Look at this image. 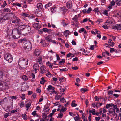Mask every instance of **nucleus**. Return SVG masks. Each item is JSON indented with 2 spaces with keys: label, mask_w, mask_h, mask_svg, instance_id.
Here are the masks:
<instances>
[{
  "label": "nucleus",
  "mask_w": 121,
  "mask_h": 121,
  "mask_svg": "<svg viewBox=\"0 0 121 121\" xmlns=\"http://www.w3.org/2000/svg\"><path fill=\"white\" fill-rule=\"evenodd\" d=\"M70 33V31L69 30H66L64 31V34L65 36H68Z\"/></svg>",
  "instance_id": "23"
},
{
  "label": "nucleus",
  "mask_w": 121,
  "mask_h": 121,
  "mask_svg": "<svg viewBox=\"0 0 121 121\" xmlns=\"http://www.w3.org/2000/svg\"><path fill=\"white\" fill-rule=\"evenodd\" d=\"M28 61L27 59L25 57H22L19 60V64L23 67H26V66L28 64Z\"/></svg>",
  "instance_id": "4"
},
{
  "label": "nucleus",
  "mask_w": 121,
  "mask_h": 121,
  "mask_svg": "<svg viewBox=\"0 0 121 121\" xmlns=\"http://www.w3.org/2000/svg\"><path fill=\"white\" fill-rule=\"evenodd\" d=\"M9 114L10 113L9 112H8L7 113L4 114V117L5 118H7L9 116Z\"/></svg>",
  "instance_id": "44"
},
{
  "label": "nucleus",
  "mask_w": 121,
  "mask_h": 121,
  "mask_svg": "<svg viewBox=\"0 0 121 121\" xmlns=\"http://www.w3.org/2000/svg\"><path fill=\"white\" fill-rule=\"evenodd\" d=\"M6 15L11 17H8L9 18V19H14L16 17L15 14L12 12L8 13L6 14Z\"/></svg>",
  "instance_id": "7"
},
{
  "label": "nucleus",
  "mask_w": 121,
  "mask_h": 121,
  "mask_svg": "<svg viewBox=\"0 0 121 121\" xmlns=\"http://www.w3.org/2000/svg\"><path fill=\"white\" fill-rule=\"evenodd\" d=\"M51 42H52V43L55 44H56L58 43L57 42V41L55 40H52Z\"/></svg>",
  "instance_id": "64"
},
{
  "label": "nucleus",
  "mask_w": 121,
  "mask_h": 121,
  "mask_svg": "<svg viewBox=\"0 0 121 121\" xmlns=\"http://www.w3.org/2000/svg\"><path fill=\"white\" fill-rule=\"evenodd\" d=\"M61 97L60 95H56L55 96V99L56 100H59Z\"/></svg>",
  "instance_id": "38"
},
{
  "label": "nucleus",
  "mask_w": 121,
  "mask_h": 121,
  "mask_svg": "<svg viewBox=\"0 0 121 121\" xmlns=\"http://www.w3.org/2000/svg\"><path fill=\"white\" fill-rule=\"evenodd\" d=\"M99 9L97 8H95L93 10V11L95 12H99Z\"/></svg>",
  "instance_id": "47"
},
{
  "label": "nucleus",
  "mask_w": 121,
  "mask_h": 121,
  "mask_svg": "<svg viewBox=\"0 0 121 121\" xmlns=\"http://www.w3.org/2000/svg\"><path fill=\"white\" fill-rule=\"evenodd\" d=\"M66 6L68 9H70L72 7V1H69L66 3Z\"/></svg>",
  "instance_id": "14"
},
{
  "label": "nucleus",
  "mask_w": 121,
  "mask_h": 121,
  "mask_svg": "<svg viewBox=\"0 0 121 121\" xmlns=\"http://www.w3.org/2000/svg\"><path fill=\"white\" fill-rule=\"evenodd\" d=\"M31 28L30 26L26 25H19L18 27L19 30L23 31V33L27 34L30 31Z\"/></svg>",
  "instance_id": "3"
},
{
  "label": "nucleus",
  "mask_w": 121,
  "mask_h": 121,
  "mask_svg": "<svg viewBox=\"0 0 121 121\" xmlns=\"http://www.w3.org/2000/svg\"><path fill=\"white\" fill-rule=\"evenodd\" d=\"M22 116L24 120H26L27 119L26 117V115L25 114H23Z\"/></svg>",
  "instance_id": "49"
},
{
  "label": "nucleus",
  "mask_w": 121,
  "mask_h": 121,
  "mask_svg": "<svg viewBox=\"0 0 121 121\" xmlns=\"http://www.w3.org/2000/svg\"><path fill=\"white\" fill-rule=\"evenodd\" d=\"M46 81L44 79V77H42L41 79V81L40 82V83L41 84H44L45 82Z\"/></svg>",
  "instance_id": "21"
},
{
  "label": "nucleus",
  "mask_w": 121,
  "mask_h": 121,
  "mask_svg": "<svg viewBox=\"0 0 121 121\" xmlns=\"http://www.w3.org/2000/svg\"><path fill=\"white\" fill-rule=\"evenodd\" d=\"M53 38L52 36V35H48L47 37H45V39L48 42H51L53 39Z\"/></svg>",
  "instance_id": "9"
},
{
  "label": "nucleus",
  "mask_w": 121,
  "mask_h": 121,
  "mask_svg": "<svg viewBox=\"0 0 121 121\" xmlns=\"http://www.w3.org/2000/svg\"><path fill=\"white\" fill-rule=\"evenodd\" d=\"M110 52L111 53H112L114 52H115V49L114 48H110Z\"/></svg>",
  "instance_id": "59"
},
{
  "label": "nucleus",
  "mask_w": 121,
  "mask_h": 121,
  "mask_svg": "<svg viewBox=\"0 0 121 121\" xmlns=\"http://www.w3.org/2000/svg\"><path fill=\"white\" fill-rule=\"evenodd\" d=\"M74 55L71 53L68 54L67 55V57L68 58H69L70 57H74Z\"/></svg>",
  "instance_id": "28"
},
{
  "label": "nucleus",
  "mask_w": 121,
  "mask_h": 121,
  "mask_svg": "<svg viewBox=\"0 0 121 121\" xmlns=\"http://www.w3.org/2000/svg\"><path fill=\"white\" fill-rule=\"evenodd\" d=\"M95 110L94 109H93L92 110H90L89 111V113L91 114V113L93 115H95Z\"/></svg>",
  "instance_id": "40"
},
{
  "label": "nucleus",
  "mask_w": 121,
  "mask_h": 121,
  "mask_svg": "<svg viewBox=\"0 0 121 121\" xmlns=\"http://www.w3.org/2000/svg\"><path fill=\"white\" fill-rule=\"evenodd\" d=\"M109 113L110 114L111 116H114L115 114H116L115 112V110H114L113 111H109Z\"/></svg>",
  "instance_id": "26"
},
{
  "label": "nucleus",
  "mask_w": 121,
  "mask_h": 121,
  "mask_svg": "<svg viewBox=\"0 0 121 121\" xmlns=\"http://www.w3.org/2000/svg\"><path fill=\"white\" fill-rule=\"evenodd\" d=\"M31 103L30 102H28L26 105V107L27 109V110L28 109H30L31 107H30L31 106Z\"/></svg>",
  "instance_id": "19"
},
{
  "label": "nucleus",
  "mask_w": 121,
  "mask_h": 121,
  "mask_svg": "<svg viewBox=\"0 0 121 121\" xmlns=\"http://www.w3.org/2000/svg\"><path fill=\"white\" fill-rule=\"evenodd\" d=\"M5 59L9 62H11L13 60L12 56L10 54H8L4 57Z\"/></svg>",
  "instance_id": "5"
},
{
  "label": "nucleus",
  "mask_w": 121,
  "mask_h": 121,
  "mask_svg": "<svg viewBox=\"0 0 121 121\" xmlns=\"http://www.w3.org/2000/svg\"><path fill=\"white\" fill-rule=\"evenodd\" d=\"M25 105V103L24 102H21L20 103V106L21 108L23 107Z\"/></svg>",
  "instance_id": "54"
},
{
  "label": "nucleus",
  "mask_w": 121,
  "mask_h": 121,
  "mask_svg": "<svg viewBox=\"0 0 121 121\" xmlns=\"http://www.w3.org/2000/svg\"><path fill=\"white\" fill-rule=\"evenodd\" d=\"M92 10V9L91 7L89 8L87 10V13H90Z\"/></svg>",
  "instance_id": "52"
},
{
  "label": "nucleus",
  "mask_w": 121,
  "mask_h": 121,
  "mask_svg": "<svg viewBox=\"0 0 121 121\" xmlns=\"http://www.w3.org/2000/svg\"><path fill=\"white\" fill-rule=\"evenodd\" d=\"M115 4V2L114 0L112 1L111 2V6H114Z\"/></svg>",
  "instance_id": "62"
},
{
  "label": "nucleus",
  "mask_w": 121,
  "mask_h": 121,
  "mask_svg": "<svg viewBox=\"0 0 121 121\" xmlns=\"http://www.w3.org/2000/svg\"><path fill=\"white\" fill-rule=\"evenodd\" d=\"M41 50L38 48H37L34 52V55L35 56H39L41 53Z\"/></svg>",
  "instance_id": "6"
},
{
  "label": "nucleus",
  "mask_w": 121,
  "mask_h": 121,
  "mask_svg": "<svg viewBox=\"0 0 121 121\" xmlns=\"http://www.w3.org/2000/svg\"><path fill=\"white\" fill-rule=\"evenodd\" d=\"M36 60L37 62L39 63V64H41L42 60V57L41 56H39L37 58Z\"/></svg>",
  "instance_id": "15"
},
{
  "label": "nucleus",
  "mask_w": 121,
  "mask_h": 121,
  "mask_svg": "<svg viewBox=\"0 0 121 121\" xmlns=\"http://www.w3.org/2000/svg\"><path fill=\"white\" fill-rule=\"evenodd\" d=\"M25 98V94H22V96L21 98L22 100H24Z\"/></svg>",
  "instance_id": "55"
},
{
  "label": "nucleus",
  "mask_w": 121,
  "mask_h": 121,
  "mask_svg": "<svg viewBox=\"0 0 121 121\" xmlns=\"http://www.w3.org/2000/svg\"><path fill=\"white\" fill-rule=\"evenodd\" d=\"M59 70L61 72H64L67 71L68 70V69L67 68H65L60 69Z\"/></svg>",
  "instance_id": "34"
},
{
  "label": "nucleus",
  "mask_w": 121,
  "mask_h": 121,
  "mask_svg": "<svg viewBox=\"0 0 121 121\" xmlns=\"http://www.w3.org/2000/svg\"><path fill=\"white\" fill-rule=\"evenodd\" d=\"M54 87L52 86L51 85H49L47 88V89L48 91H49L50 90H54L55 89Z\"/></svg>",
  "instance_id": "16"
},
{
  "label": "nucleus",
  "mask_w": 121,
  "mask_h": 121,
  "mask_svg": "<svg viewBox=\"0 0 121 121\" xmlns=\"http://www.w3.org/2000/svg\"><path fill=\"white\" fill-rule=\"evenodd\" d=\"M108 42L110 46H111L112 47H113L114 46L115 43L112 40H109Z\"/></svg>",
  "instance_id": "18"
},
{
  "label": "nucleus",
  "mask_w": 121,
  "mask_h": 121,
  "mask_svg": "<svg viewBox=\"0 0 121 121\" xmlns=\"http://www.w3.org/2000/svg\"><path fill=\"white\" fill-rule=\"evenodd\" d=\"M41 73L42 74H43L45 73L46 72V69L45 67L43 66L41 67Z\"/></svg>",
  "instance_id": "12"
},
{
  "label": "nucleus",
  "mask_w": 121,
  "mask_h": 121,
  "mask_svg": "<svg viewBox=\"0 0 121 121\" xmlns=\"http://www.w3.org/2000/svg\"><path fill=\"white\" fill-rule=\"evenodd\" d=\"M22 79L24 81H27L28 79V78L26 75H23L22 78Z\"/></svg>",
  "instance_id": "35"
},
{
  "label": "nucleus",
  "mask_w": 121,
  "mask_h": 121,
  "mask_svg": "<svg viewBox=\"0 0 121 121\" xmlns=\"http://www.w3.org/2000/svg\"><path fill=\"white\" fill-rule=\"evenodd\" d=\"M7 109L6 110H7V112L10 111L12 109V108L11 106H8L7 107Z\"/></svg>",
  "instance_id": "50"
},
{
  "label": "nucleus",
  "mask_w": 121,
  "mask_h": 121,
  "mask_svg": "<svg viewBox=\"0 0 121 121\" xmlns=\"http://www.w3.org/2000/svg\"><path fill=\"white\" fill-rule=\"evenodd\" d=\"M19 43H22L24 49L27 52L30 50L32 48L31 43L28 41L26 38H24L18 41Z\"/></svg>",
  "instance_id": "2"
},
{
  "label": "nucleus",
  "mask_w": 121,
  "mask_h": 121,
  "mask_svg": "<svg viewBox=\"0 0 121 121\" xmlns=\"http://www.w3.org/2000/svg\"><path fill=\"white\" fill-rule=\"evenodd\" d=\"M7 15H6V14L3 17H0V22H3L5 21V20H7L9 19V18L8 17H7Z\"/></svg>",
  "instance_id": "8"
},
{
  "label": "nucleus",
  "mask_w": 121,
  "mask_h": 121,
  "mask_svg": "<svg viewBox=\"0 0 121 121\" xmlns=\"http://www.w3.org/2000/svg\"><path fill=\"white\" fill-rule=\"evenodd\" d=\"M36 15L38 17H41L42 15L41 12L40 11L38 12L36 14Z\"/></svg>",
  "instance_id": "37"
},
{
  "label": "nucleus",
  "mask_w": 121,
  "mask_h": 121,
  "mask_svg": "<svg viewBox=\"0 0 121 121\" xmlns=\"http://www.w3.org/2000/svg\"><path fill=\"white\" fill-rule=\"evenodd\" d=\"M21 15L23 16V17H29V15L25 13H22L21 14Z\"/></svg>",
  "instance_id": "22"
},
{
  "label": "nucleus",
  "mask_w": 121,
  "mask_h": 121,
  "mask_svg": "<svg viewBox=\"0 0 121 121\" xmlns=\"http://www.w3.org/2000/svg\"><path fill=\"white\" fill-rule=\"evenodd\" d=\"M6 32L7 33L6 37L10 36L12 34H13L12 38L14 39L18 38L20 37V35L22 33L21 30H19L18 29L14 28L13 30L10 28H7L6 29Z\"/></svg>",
  "instance_id": "1"
},
{
  "label": "nucleus",
  "mask_w": 121,
  "mask_h": 121,
  "mask_svg": "<svg viewBox=\"0 0 121 121\" xmlns=\"http://www.w3.org/2000/svg\"><path fill=\"white\" fill-rule=\"evenodd\" d=\"M33 68L34 69H39V66L38 64L35 63L33 65Z\"/></svg>",
  "instance_id": "17"
},
{
  "label": "nucleus",
  "mask_w": 121,
  "mask_h": 121,
  "mask_svg": "<svg viewBox=\"0 0 121 121\" xmlns=\"http://www.w3.org/2000/svg\"><path fill=\"white\" fill-rule=\"evenodd\" d=\"M3 83L4 84V85L6 86H8L10 84L9 82V81H6L5 82L2 81L0 82V86L3 85Z\"/></svg>",
  "instance_id": "13"
},
{
  "label": "nucleus",
  "mask_w": 121,
  "mask_h": 121,
  "mask_svg": "<svg viewBox=\"0 0 121 121\" xmlns=\"http://www.w3.org/2000/svg\"><path fill=\"white\" fill-rule=\"evenodd\" d=\"M113 29L117 30H120L121 29V24H116L115 26L113 27Z\"/></svg>",
  "instance_id": "11"
},
{
  "label": "nucleus",
  "mask_w": 121,
  "mask_h": 121,
  "mask_svg": "<svg viewBox=\"0 0 121 121\" xmlns=\"http://www.w3.org/2000/svg\"><path fill=\"white\" fill-rule=\"evenodd\" d=\"M46 65L48 66L49 67L52 68V66H53V63H50L48 61L46 63Z\"/></svg>",
  "instance_id": "20"
},
{
  "label": "nucleus",
  "mask_w": 121,
  "mask_h": 121,
  "mask_svg": "<svg viewBox=\"0 0 121 121\" xmlns=\"http://www.w3.org/2000/svg\"><path fill=\"white\" fill-rule=\"evenodd\" d=\"M85 30V29L84 28H82L79 30V32L80 33H81L83 32Z\"/></svg>",
  "instance_id": "60"
},
{
  "label": "nucleus",
  "mask_w": 121,
  "mask_h": 121,
  "mask_svg": "<svg viewBox=\"0 0 121 121\" xmlns=\"http://www.w3.org/2000/svg\"><path fill=\"white\" fill-rule=\"evenodd\" d=\"M102 21V19H99L96 21V22L98 24H99Z\"/></svg>",
  "instance_id": "45"
},
{
  "label": "nucleus",
  "mask_w": 121,
  "mask_h": 121,
  "mask_svg": "<svg viewBox=\"0 0 121 121\" xmlns=\"http://www.w3.org/2000/svg\"><path fill=\"white\" fill-rule=\"evenodd\" d=\"M77 105V104L75 103V100L73 101L71 104V106L73 107H75Z\"/></svg>",
  "instance_id": "30"
},
{
  "label": "nucleus",
  "mask_w": 121,
  "mask_h": 121,
  "mask_svg": "<svg viewBox=\"0 0 121 121\" xmlns=\"http://www.w3.org/2000/svg\"><path fill=\"white\" fill-rule=\"evenodd\" d=\"M40 43L41 44H42L43 45V46H44V44H45V40H44L43 39H42L41 40V41H40Z\"/></svg>",
  "instance_id": "51"
},
{
  "label": "nucleus",
  "mask_w": 121,
  "mask_h": 121,
  "mask_svg": "<svg viewBox=\"0 0 121 121\" xmlns=\"http://www.w3.org/2000/svg\"><path fill=\"white\" fill-rule=\"evenodd\" d=\"M63 115V114L62 113L60 112L58 114V116H57V118H62Z\"/></svg>",
  "instance_id": "42"
},
{
  "label": "nucleus",
  "mask_w": 121,
  "mask_h": 121,
  "mask_svg": "<svg viewBox=\"0 0 121 121\" xmlns=\"http://www.w3.org/2000/svg\"><path fill=\"white\" fill-rule=\"evenodd\" d=\"M43 31L45 32H48L49 31V30H50V29H48L47 28H43Z\"/></svg>",
  "instance_id": "48"
},
{
  "label": "nucleus",
  "mask_w": 121,
  "mask_h": 121,
  "mask_svg": "<svg viewBox=\"0 0 121 121\" xmlns=\"http://www.w3.org/2000/svg\"><path fill=\"white\" fill-rule=\"evenodd\" d=\"M113 93V92L112 91H109L108 92V94L109 95H112Z\"/></svg>",
  "instance_id": "58"
},
{
  "label": "nucleus",
  "mask_w": 121,
  "mask_h": 121,
  "mask_svg": "<svg viewBox=\"0 0 121 121\" xmlns=\"http://www.w3.org/2000/svg\"><path fill=\"white\" fill-rule=\"evenodd\" d=\"M103 14L107 16L108 15V11L107 10H105L103 12Z\"/></svg>",
  "instance_id": "31"
},
{
  "label": "nucleus",
  "mask_w": 121,
  "mask_h": 121,
  "mask_svg": "<svg viewBox=\"0 0 121 121\" xmlns=\"http://www.w3.org/2000/svg\"><path fill=\"white\" fill-rule=\"evenodd\" d=\"M51 92L53 94H55L57 95H58V93L56 91H55L54 90H52Z\"/></svg>",
  "instance_id": "63"
},
{
  "label": "nucleus",
  "mask_w": 121,
  "mask_h": 121,
  "mask_svg": "<svg viewBox=\"0 0 121 121\" xmlns=\"http://www.w3.org/2000/svg\"><path fill=\"white\" fill-rule=\"evenodd\" d=\"M33 27L35 28L38 29L40 28V25L39 23H35L33 24Z\"/></svg>",
  "instance_id": "10"
},
{
  "label": "nucleus",
  "mask_w": 121,
  "mask_h": 121,
  "mask_svg": "<svg viewBox=\"0 0 121 121\" xmlns=\"http://www.w3.org/2000/svg\"><path fill=\"white\" fill-rule=\"evenodd\" d=\"M83 32V34L84 35V38H85L86 36L87 32L86 30L85 29Z\"/></svg>",
  "instance_id": "36"
},
{
  "label": "nucleus",
  "mask_w": 121,
  "mask_h": 121,
  "mask_svg": "<svg viewBox=\"0 0 121 121\" xmlns=\"http://www.w3.org/2000/svg\"><path fill=\"white\" fill-rule=\"evenodd\" d=\"M95 46L94 45H91L90 46V48L91 50H93L95 48Z\"/></svg>",
  "instance_id": "56"
},
{
  "label": "nucleus",
  "mask_w": 121,
  "mask_h": 121,
  "mask_svg": "<svg viewBox=\"0 0 121 121\" xmlns=\"http://www.w3.org/2000/svg\"><path fill=\"white\" fill-rule=\"evenodd\" d=\"M115 2L117 5L121 6V0H116Z\"/></svg>",
  "instance_id": "25"
},
{
  "label": "nucleus",
  "mask_w": 121,
  "mask_h": 121,
  "mask_svg": "<svg viewBox=\"0 0 121 121\" xmlns=\"http://www.w3.org/2000/svg\"><path fill=\"white\" fill-rule=\"evenodd\" d=\"M88 91V89L85 88H82L81 89V92L82 93H83L87 91Z\"/></svg>",
  "instance_id": "29"
},
{
  "label": "nucleus",
  "mask_w": 121,
  "mask_h": 121,
  "mask_svg": "<svg viewBox=\"0 0 121 121\" xmlns=\"http://www.w3.org/2000/svg\"><path fill=\"white\" fill-rule=\"evenodd\" d=\"M37 8L39 9H41L42 7V5L41 3H38L37 4Z\"/></svg>",
  "instance_id": "32"
},
{
  "label": "nucleus",
  "mask_w": 121,
  "mask_h": 121,
  "mask_svg": "<svg viewBox=\"0 0 121 121\" xmlns=\"http://www.w3.org/2000/svg\"><path fill=\"white\" fill-rule=\"evenodd\" d=\"M52 5V3L51 2L48 3L45 5V7L46 8L51 6Z\"/></svg>",
  "instance_id": "39"
},
{
  "label": "nucleus",
  "mask_w": 121,
  "mask_h": 121,
  "mask_svg": "<svg viewBox=\"0 0 121 121\" xmlns=\"http://www.w3.org/2000/svg\"><path fill=\"white\" fill-rule=\"evenodd\" d=\"M62 23L63 26L65 27V26L68 24V23L65 22L64 20L63 21V22H62Z\"/></svg>",
  "instance_id": "46"
},
{
  "label": "nucleus",
  "mask_w": 121,
  "mask_h": 121,
  "mask_svg": "<svg viewBox=\"0 0 121 121\" xmlns=\"http://www.w3.org/2000/svg\"><path fill=\"white\" fill-rule=\"evenodd\" d=\"M74 119L75 121H78L80 120L79 116H76L74 117Z\"/></svg>",
  "instance_id": "41"
},
{
  "label": "nucleus",
  "mask_w": 121,
  "mask_h": 121,
  "mask_svg": "<svg viewBox=\"0 0 121 121\" xmlns=\"http://www.w3.org/2000/svg\"><path fill=\"white\" fill-rule=\"evenodd\" d=\"M7 3H6V1H4L3 3V4L1 6V7L3 8H4L7 5Z\"/></svg>",
  "instance_id": "43"
},
{
  "label": "nucleus",
  "mask_w": 121,
  "mask_h": 121,
  "mask_svg": "<svg viewBox=\"0 0 121 121\" xmlns=\"http://www.w3.org/2000/svg\"><path fill=\"white\" fill-rule=\"evenodd\" d=\"M113 105V104L112 103L107 104L106 105V108L107 109H108L109 108L111 107Z\"/></svg>",
  "instance_id": "24"
},
{
  "label": "nucleus",
  "mask_w": 121,
  "mask_h": 121,
  "mask_svg": "<svg viewBox=\"0 0 121 121\" xmlns=\"http://www.w3.org/2000/svg\"><path fill=\"white\" fill-rule=\"evenodd\" d=\"M60 100L61 102L63 103H65L66 102L65 100L64 99V97H63L61 98L60 99Z\"/></svg>",
  "instance_id": "53"
},
{
  "label": "nucleus",
  "mask_w": 121,
  "mask_h": 121,
  "mask_svg": "<svg viewBox=\"0 0 121 121\" xmlns=\"http://www.w3.org/2000/svg\"><path fill=\"white\" fill-rule=\"evenodd\" d=\"M81 50L82 51V52H83L82 54L83 55H87V54L86 53V51L85 49H81Z\"/></svg>",
  "instance_id": "61"
},
{
  "label": "nucleus",
  "mask_w": 121,
  "mask_h": 121,
  "mask_svg": "<svg viewBox=\"0 0 121 121\" xmlns=\"http://www.w3.org/2000/svg\"><path fill=\"white\" fill-rule=\"evenodd\" d=\"M65 61L64 60H61L59 61V63L60 64L62 65L65 63Z\"/></svg>",
  "instance_id": "57"
},
{
  "label": "nucleus",
  "mask_w": 121,
  "mask_h": 121,
  "mask_svg": "<svg viewBox=\"0 0 121 121\" xmlns=\"http://www.w3.org/2000/svg\"><path fill=\"white\" fill-rule=\"evenodd\" d=\"M67 109V108L64 107H62L61 109L60 110V112L62 113L63 112H64Z\"/></svg>",
  "instance_id": "27"
},
{
  "label": "nucleus",
  "mask_w": 121,
  "mask_h": 121,
  "mask_svg": "<svg viewBox=\"0 0 121 121\" xmlns=\"http://www.w3.org/2000/svg\"><path fill=\"white\" fill-rule=\"evenodd\" d=\"M4 11L8 12H11V10L8 8H5L4 10Z\"/></svg>",
  "instance_id": "33"
}]
</instances>
